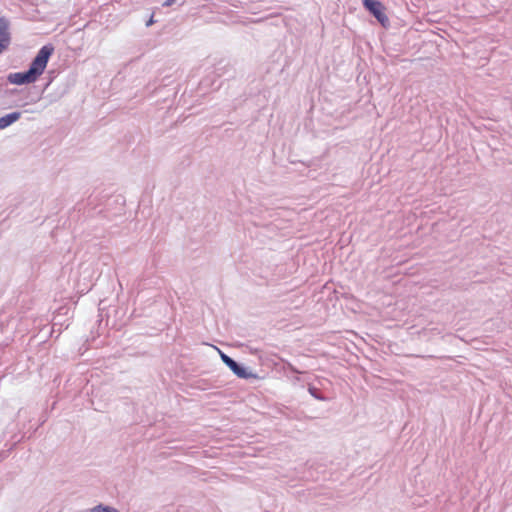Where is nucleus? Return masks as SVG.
I'll use <instances>...</instances> for the list:
<instances>
[{"label":"nucleus","instance_id":"obj_1","mask_svg":"<svg viewBox=\"0 0 512 512\" xmlns=\"http://www.w3.org/2000/svg\"><path fill=\"white\" fill-rule=\"evenodd\" d=\"M54 48L52 46H43L33 62L30 68L25 72L11 73L8 76V80L12 84L22 85L35 82L38 77L44 72L48 60L52 55Z\"/></svg>","mask_w":512,"mask_h":512},{"label":"nucleus","instance_id":"obj_2","mask_svg":"<svg viewBox=\"0 0 512 512\" xmlns=\"http://www.w3.org/2000/svg\"><path fill=\"white\" fill-rule=\"evenodd\" d=\"M364 7L383 25L386 26L389 22L385 14V7L378 0H363Z\"/></svg>","mask_w":512,"mask_h":512},{"label":"nucleus","instance_id":"obj_3","mask_svg":"<svg viewBox=\"0 0 512 512\" xmlns=\"http://www.w3.org/2000/svg\"><path fill=\"white\" fill-rule=\"evenodd\" d=\"M9 43L8 22L4 18H0V53L8 47Z\"/></svg>","mask_w":512,"mask_h":512},{"label":"nucleus","instance_id":"obj_4","mask_svg":"<svg viewBox=\"0 0 512 512\" xmlns=\"http://www.w3.org/2000/svg\"><path fill=\"white\" fill-rule=\"evenodd\" d=\"M221 358L223 360V362L238 376V377H241V378H245L246 377V372L244 370V368H242L241 366H239L232 358H230L229 356L225 355V354H222L221 355Z\"/></svg>","mask_w":512,"mask_h":512},{"label":"nucleus","instance_id":"obj_5","mask_svg":"<svg viewBox=\"0 0 512 512\" xmlns=\"http://www.w3.org/2000/svg\"><path fill=\"white\" fill-rule=\"evenodd\" d=\"M21 117L20 112H13L0 118V129H5Z\"/></svg>","mask_w":512,"mask_h":512},{"label":"nucleus","instance_id":"obj_6","mask_svg":"<svg viewBox=\"0 0 512 512\" xmlns=\"http://www.w3.org/2000/svg\"><path fill=\"white\" fill-rule=\"evenodd\" d=\"M90 512H119V511L112 507L99 505V506L91 509Z\"/></svg>","mask_w":512,"mask_h":512},{"label":"nucleus","instance_id":"obj_7","mask_svg":"<svg viewBox=\"0 0 512 512\" xmlns=\"http://www.w3.org/2000/svg\"><path fill=\"white\" fill-rule=\"evenodd\" d=\"M175 0H166L165 3H164V6H170L173 4Z\"/></svg>","mask_w":512,"mask_h":512},{"label":"nucleus","instance_id":"obj_8","mask_svg":"<svg viewBox=\"0 0 512 512\" xmlns=\"http://www.w3.org/2000/svg\"><path fill=\"white\" fill-rule=\"evenodd\" d=\"M154 23V19H153V16L147 21L146 25L147 26H150Z\"/></svg>","mask_w":512,"mask_h":512}]
</instances>
